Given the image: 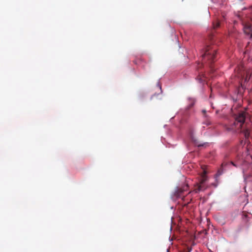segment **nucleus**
<instances>
[{
    "label": "nucleus",
    "mask_w": 252,
    "mask_h": 252,
    "mask_svg": "<svg viewBox=\"0 0 252 252\" xmlns=\"http://www.w3.org/2000/svg\"><path fill=\"white\" fill-rule=\"evenodd\" d=\"M217 50L216 47L214 46H207L202 55L203 62L202 63H198V67H201L203 64H206L210 68L211 71H213L212 63L216 60Z\"/></svg>",
    "instance_id": "f257e3e1"
},
{
    "label": "nucleus",
    "mask_w": 252,
    "mask_h": 252,
    "mask_svg": "<svg viewBox=\"0 0 252 252\" xmlns=\"http://www.w3.org/2000/svg\"><path fill=\"white\" fill-rule=\"evenodd\" d=\"M246 117V114L244 111H241L234 116V121L233 123L230 124L228 126L227 130L237 132L240 130L244 125Z\"/></svg>",
    "instance_id": "f03ea898"
},
{
    "label": "nucleus",
    "mask_w": 252,
    "mask_h": 252,
    "mask_svg": "<svg viewBox=\"0 0 252 252\" xmlns=\"http://www.w3.org/2000/svg\"><path fill=\"white\" fill-rule=\"evenodd\" d=\"M207 171L205 169H203V172L201 175V179L199 183L196 184L193 190V191L195 193H198L200 191L204 190L206 189L204 184L207 180Z\"/></svg>",
    "instance_id": "7ed1b4c3"
},
{
    "label": "nucleus",
    "mask_w": 252,
    "mask_h": 252,
    "mask_svg": "<svg viewBox=\"0 0 252 252\" xmlns=\"http://www.w3.org/2000/svg\"><path fill=\"white\" fill-rule=\"evenodd\" d=\"M232 164L233 166L237 167V165L232 161H231L230 163L226 162H223L222 163L221 165V167L218 170V172L217 174H216V177H219L220 175L222 174L223 173L224 168L226 167L227 165Z\"/></svg>",
    "instance_id": "20e7f679"
},
{
    "label": "nucleus",
    "mask_w": 252,
    "mask_h": 252,
    "mask_svg": "<svg viewBox=\"0 0 252 252\" xmlns=\"http://www.w3.org/2000/svg\"><path fill=\"white\" fill-rule=\"evenodd\" d=\"M244 32L249 36L251 38H252V26L249 23H246L244 25L243 27Z\"/></svg>",
    "instance_id": "39448f33"
},
{
    "label": "nucleus",
    "mask_w": 252,
    "mask_h": 252,
    "mask_svg": "<svg viewBox=\"0 0 252 252\" xmlns=\"http://www.w3.org/2000/svg\"><path fill=\"white\" fill-rule=\"evenodd\" d=\"M249 168L251 170L250 172L248 170L243 169V174L245 179L249 180L250 178L252 177V163L249 165Z\"/></svg>",
    "instance_id": "423d86ee"
},
{
    "label": "nucleus",
    "mask_w": 252,
    "mask_h": 252,
    "mask_svg": "<svg viewBox=\"0 0 252 252\" xmlns=\"http://www.w3.org/2000/svg\"><path fill=\"white\" fill-rule=\"evenodd\" d=\"M202 124L204 125H206L207 126H211L213 124V123L210 119V118L207 115L205 114L203 121L202 122Z\"/></svg>",
    "instance_id": "0eeeda50"
},
{
    "label": "nucleus",
    "mask_w": 252,
    "mask_h": 252,
    "mask_svg": "<svg viewBox=\"0 0 252 252\" xmlns=\"http://www.w3.org/2000/svg\"><path fill=\"white\" fill-rule=\"evenodd\" d=\"M188 188V186L187 185L184 189H182V188H180V189H178L176 192H175V194L178 197H180V195L181 193H182L186 189H187Z\"/></svg>",
    "instance_id": "6e6552de"
},
{
    "label": "nucleus",
    "mask_w": 252,
    "mask_h": 252,
    "mask_svg": "<svg viewBox=\"0 0 252 252\" xmlns=\"http://www.w3.org/2000/svg\"><path fill=\"white\" fill-rule=\"evenodd\" d=\"M211 0L214 3L218 4L219 5H223L226 2V0Z\"/></svg>",
    "instance_id": "1a4fd4ad"
},
{
    "label": "nucleus",
    "mask_w": 252,
    "mask_h": 252,
    "mask_svg": "<svg viewBox=\"0 0 252 252\" xmlns=\"http://www.w3.org/2000/svg\"><path fill=\"white\" fill-rule=\"evenodd\" d=\"M204 78H205V76H204V75L203 74H199L198 75V76L197 77L196 79L200 82H202L203 81H204L205 80H204Z\"/></svg>",
    "instance_id": "9d476101"
},
{
    "label": "nucleus",
    "mask_w": 252,
    "mask_h": 252,
    "mask_svg": "<svg viewBox=\"0 0 252 252\" xmlns=\"http://www.w3.org/2000/svg\"><path fill=\"white\" fill-rule=\"evenodd\" d=\"M220 23L219 21H216L215 23H214L213 24V27L214 29H216L220 27Z\"/></svg>",
    "instance_id": "9b49d317"
},
{
    "label": "nucleus",
    "mask_w": 252,
    "mask_h": 252,
    "mask_svg": "<svg viewBox=\"0 0 252 252\" xmlns=\"http://www.w3.org/2000/svg\"><path fill=\"white\" fill-rule=\"evenodd\" d=\"M206 144H207V143H204V144H199V145H198V147H200V146H204L206 145Z\"/></svg>",
    "instance_id": "f8f14e48"
},
{
    "label": "nucleus",
    "mask_w": 252,
    "mask_h": 252,
    "mask_svg": "<svg viewBox=\"0 0 252 252\" xmlns=\"http://www.w3.org/2000/svg\"><path fill=\"white\" fill-rule=\"evenodd\" d=\"M202 113H203L204 114V116L205 115V114H206V111L205 110H202Z\"/></svg>",
    "instance_id": "ddd939ff"
},
{
    "label": "nucleus",
    "mask_w": 252,
    "mask_h": 252,
    "mask_svg": "<svg viewBox=\"0 0 252 252\" xmlns=\"http://www.w3.org/2000/svg\"><path fill=\"white\" fill-rule=\"evenodd\" d=\"M247 133H248V130H246V131L245 132V136H246Z\"/></svg>",
    "instance_id": "4468645a"
}]
</instances>
